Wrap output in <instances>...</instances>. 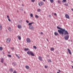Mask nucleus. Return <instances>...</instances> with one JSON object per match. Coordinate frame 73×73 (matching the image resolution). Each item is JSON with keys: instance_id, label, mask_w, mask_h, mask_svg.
Listing matches in <instances>:
<instances>
[{"instance_id": "obj_42", "label": "nucleus", "mask_w": 73, "mask_h": 73, "mask_svg": "<svg viewBox=\"0 0 73 73\" xmlns=\"http://www.w3.org/2000/svg\"><path fill=\"white\" fill-rule=\"evenodd\" d=\"M0 28L1 29H2V27H1V26H0Z\"/></svg>"}, {"instance_id": "obj_16", "label": "nucleus", "mask_w": 73, "mask_h": 73, "mask_svg": "<svg viewBox=\"0 0 73 73\" xmlns=\"http://www.w3.org/2000/svg\"><path fill=\"white\" fill-rule=\"evenodd\" d=\"M28 50H29V48H25L24 49V50H25V51Z\"/></svg>"}, {"instance_id": "obj_22", "label": "nucleus", "mask_w": 73, "mask_h": 73, "mask_svg": "<svg viewBox=\"0 0 73 73\" xmlns=\"http://www.w3.org/2000/svg\"><path fill=\"white\" fill-rule=\"evenodd\" d=\"M50 2L51 3H53L54 1L53 0H50Z\"/></svg>"}, {"instance_id": "obj_47", "label": "nucleus", "mask_w": 73, "mask_h": 73, "mask_svg": "<svg viewBox=\"0 0 73 73\" xmlns=\"http://www.w3.org/2000/svg\"><path fill=\"white\" fill-rule=\"evenodd\" d=\"M71 10H72V11H73V9H71Z\"/></svg>"}, {"instance_id": "obj_27", "label": "nucleus", "mask_w": 73, "mask_h": 73, "mask_svg": "<svg viewBox=\"0 0 73 73\" xmlns=\"http://www.w3.org/2000/svg\"><path fill=\"white\" fill-rule=\"evenodd\" d=\"M33 48H34L35 49H37V47H36V46H33Z\"/></svg>"}, {"instance_id": "obj_52", "label": "nucleus", "mask_w": 73, "mask_h": 73, "mask_svg": "<svg viewBox=\"0 0 73 73\" xmlns=\"http://www.w3.org/2000/svg\"><path fill=\"white\" fill-rule=\"evenodd\" d=\"M18 0L20 1V0Z\"/></svg>"}, {"instance_id": "obj_36", "label": "nucleus", "mask_w": 73, "mask_h": 73, "mask_svg": "<svg viewBox=\"0 0 73 73\" xmlns=\"http://www.w3.org/2000/svg\"><path fill=\"white\" fill-rule=\"evenodd\" d=\"M54 15L55 16H57V14H56V13H54Z\"/></svg>"}, {"instance_id": "obj_15", "label": "nucleus", "mask_w": 73, "mask_h": 73, "mask_svg": "<svg viewBox=\"0 0 73 73\" xmlns=\"http://www.w3.org/2000/svg\"><path fill=\"white\" fill-rule=\"evenodd\" d=\"M48 62H52V61H51V60H50V59H48Z\"/></svg>"}, {"instance_id": "obj_2", "label": "nucleus", "mask_w": 73, "mask_h": 73, "mask_svg": "<svg viewBox=\"0 0 73 73\" xmlns=\"http://www.w3.org/2000/svg\"><path fill=\"white\" fill-rule=\"evenodd\" d=\"M33 22H32L28 24L29 25V28L31 30H34V29H35V28H34V27H33V26L31 25L32 24H33Z\"/></svg>"}, {"instance_id": "obj_51", "label": "nucleus", "mask_w": 73, "mask_h": 73, "mask_svg": "<svg viewBox=\"0 0 73 73\" xmlns=\"http://www.w3.org/2000/svg\"><path fill=\"white\" fill-rule=\"evenodd\" d=\"M17 11L18 12V11Z\"/></svg>"}, {"instance_id": "obj_31", "label": "nucleus", "mask_w": 73, "mask_h": 73, "mask_svg": "<svg viewBox=\"0 0 73 73\" xmlns=\"http://www.w3.org/2000/svg\"><path fill=\"white\" fill-rule=\"evenodd\" d=\"M48 17H49L50 18H51L52 16H51V15H48Z\"/></svg>"}, {"instance_id": "obj_49", "label": "nucleus", "mask_w": 73, "mask_h": 73, "mask_svg": "<svg viewBox=\"0 0 73 73\" xmlns=\"http://www.w3.org/2000/svg\"><path fill=\"white\" fill-rule=\"evenodd\" d=\"M3 54H4V52H3Z\"/></svg>"}, {"instance_id": "obj_24", "label": "nucleus", "mask_w": 73, "mask_h": 73, "mask_svg": "<svg viewBox=\"0 0 73 73\" xmlns=\"http://www.w3.org/2000/svg\"><path fill=\"white\" fill-rule=\"evenodd\" d=\"M16 56H17V57H18V58H20V57H19V56H18V55H17V54H16Z\"/></svg>"}, {"instance_id": "obj_1", "label": "nucleus", "mask_w": 73, "mask_h": 73, "mask_svg": "<svg viewBox=\"0 0 73 73\" xmlns=\"http://www.w3.org/2000/svg\"><path fill=\"white\" fill-rule=\"evenodd\" d=\"M57 28L59 29H60V30H58V32L60 34H61L62 35H64H64H69V33L67 31L65 30V29H63L62 28H61L58 27H57Z\"/></svg>"}, {"instance_id": "obj_17", "label": "nucleus", "mask_w": 73, "mask_h": 73, "mask_svg": "<svg viewBox=\"0 0 73 73\" xmlns=\"http://www.w3.org/2000/svg\"><path fill=\"white\" fill-rule=\"evenodd\" d=\"M54 35L55 36H57L58 35V33L57 32H55Z\"/></svg>"}, {"instance_id": "obj_23", "label": "nucleus", "mask_w": 73, "mask_h": 73, "mask_svg": "<svg viewBox=\"0 0 73 73\" xmlns=\"http://www.w3.org/2000/svg\"><path fill=\"white\" fill-rule=\"evenodd\" d=\"M35 17H36L37 19H38V16L37 15H36Z\"/></svg>"}, {"instance_id": "obj_44", "label": "nucleus", "mask_w": 73, "mask_h": 73, "mask_svg": "<svg viewBox=\"0 0 73 73\" xmlns=\"http://www.w3.org/2000/svg\"><path fill=\"white\" fill-rule=\"evenodd\" d=\"M11 49L12 50H13L14 49V48H11Z\"/></svg>"}, {"instance_id": "obj_20", "label": "nucleus", "mask_w": 73, "mask_h": 73, "mask_svg": "<svg viewBox=\"0 0 73 73\" xmlns=\"http://www.w3.org/2000/svg\"><path fill=\"white\" fill-rule=\"evenodd\" d=\"M64 5H65L66 6V7H68V3H65L64 4Z\"/></svg>"}, {"instance_id": "obj_11", "label": "nucleus", "mask_w": 73, "mask_h": 73, "mask_svg": "<svg viewBox=\"0 0 73 73\" xmlns=\"http://www.w3.org/2000/svg\"><path fill=\"white\" fill-rule=\"evenodd\" d=\"M18 28L19 29H20L21 28V26L20 25H18Z\"/></svg>"}, {"instance_id": "obj_18", "label": "nucleus", "mask_w": 73, "mask_h": 73, "mask_svg": "<svg viewBox=\"0 0 73 73\" xmlns=\"http://www.w3.org/2000/svg\"><path fill=\"white\" fill-rule=\"evenodd\" d=\"M66 1V0H63L62 1V3H65Z\"/></svg>"}, {"instance_id": "obj_21", "label": "nucleus", "mask_w": 73, "mask_h": 73, "mask_svg": "<svg viewBox=\"0 0 73 73\" xmlns=\"http://www.w3.org/2000/svg\"><path fill=\"white\" fill-rule=\"evenodd\" d=\"M8 29L9 30V31H11V27H9Z\"/></svg>"}, {"instance_id": "obj_25", "label": "nucleus", "mask_w": 73, "mask_h": 73, "mask_svg": "<svg viewBox=\"0 0 73 73\" xmlns=\"http://www.w3.org/2000/svg\"><path fill=\"white\" fill-rule=\"evenodd\" d=\"M37 11H38V12H40V11H41V9H38V10H37Z\"/></svg>"}, {"instance_id": "obj_5", "label": "nucleus", "mask_w": 73, "mask_h": 73, "mask_svg": "<svg viewBox=\"0 0 73 73\" xmlns=\"http://www.w3.org/2000/svg\"><path fill=\"white\" fill-rule=\"evenodd\" d=\"M11 38H8L6 40V42L7 43L9 44L10 42L11 41Z\"/></svg>"}, {"instance_id": "obj_41", "label": "nucleus", "mask_w": 73, "mask_h": 73, "mask_svg": "<svg viewBox=\"0 0 73 73\" xmlns=\"http://www.w3.org/2000/svg\"><path fill=\"white\" fill-rule=\"evenodd\" d=\"M11 70L12 72H13V69H12L11 68Z\"/></svg>"}, {"instance_id": "obj_3", "label": "nucleus", "mask_w": 73, "mask_h": 73, "mask_svg": "<svg viewBox=\"0 0 73 73\" xmlns=\"http://www.w3.org/2000/svg\"><path fill=\"white\" fill-rule=\"evenodd\" d=\"M27 53L28 54H29V55H31L32 56H35L33 52L31 51H29L27 52Z\"/></svg>"}, {"instance_id": "obj_19", "label": "nucleus", "mask_w": 73, "mask_h": 73, "mask_svg": "<svg viewBox=\"0 0 73 73\" xmlns=\"http://www.w3.org/2000/svg\"><path fill=\"white\" fill-rule=\"evenodd\" d=\"M18 38L19 39V40H20L21 39V36H18Z\"/></svg>"}, {"instance_id": "obj_46", "label": "nucleus", "mask_w": 73, "mask_h": 73, "mask_svg": "<svg viewBox=\"0 0 73 73\" xmlns=\"http://www.w3.org/2000/svg\"><path fill=\"white\" fill-rule=\"evenodd\" d=\"M21 5L22 6H24V5H23V4H22Z\"/></svg>"}, {"instance_id": "obj_43", "label": "nucleus", "mask_w": 73, "mask_h": 73, "mask_svg": "<svg viewBox=\"0 0 73 73\" xmlns=\"http://www.w3.org/2000/svg\"><path fill=\"white\" fill-rule=\"evenodd\" d=\"M40 33L42 35H43V33H42V32H41Z\"/></svg>"}, {"instance_id": "obj_7", "label": "nucleus", "mask_w": 73, "mask_h": 73, "mask_svg": "<svg viewBox=\"0 0 73 73\" xmlns=\"http://www.w3.org/2000/svg\"><path fill=\"white\" fill-rule=\"evenodd\" d=\"M27 42H31V39L29 38H27Z\"/></svg>"}, {"instance_id": "obj_28", "label": "nucleus", "mask_w": 73, "mask_h": 73, "mask_svg": "<svg viewBox=\"0 0 73 73\" xmlns=\"http://www.w3.org/2000/svg\"><path fill=\"white\" fill-rule=\"evenodd\" d=\"M19 22L20 23H23V21L22 20H21L20 21H19Z\"/></svg>"}, {"instance_id": "obj_9", "label": "nucleus", "mask_w": 73, "mask_h": 73, "mask_svg": "<svg viewBox=\"0 0 73 73\" xmlns=\"http://www.w3.org/2000/svg\"><path fill=\"white\" fill-rule=\"evenodd\" d=\"M38 58L40 61H42V57L41 56H38Z\"/></svg>"}, {"instance_id": "obj_38", "label": "nucleus", "mask_w": 73, "mask_h": 73, "mask_svg": "<svg viewBox=\"0 0 73 73\" xmlns=\"http://www.w3.org/2000/svg\"><path fill=\"white\" fill-rule=\"evenodd\" d=\"M58 71L59 72H60V73H61V70H58Z\"/></svg>"}, {"instance_id": "obj_14", "label": "nucleus", "mask_w": 73, "mask_h": 73, "mask_svg": "<svg viewBox=\"0 0 73 73\" xmlns=\"http://www.w3.org/2000/svg\"><path fill=\"white\" fill-rule=\"evenodd\" d=\"M54 50V48H50V50L51 51H53V50Z\"/></svg>"}, {"instance_id": "obj_33", "label": "nucleus", "mask_w": 73, "mask_h": 73, "mask_svg": "<svg viewBox=\"0 0 73 73\" xmlns=\"http://www.w3.org/2000/svg\"><path fill=\"white\" fill-rule=\"evenodd\" d=\"M35 0H31V1L32 2H33V3L35 2Z\"/></svg>"}, {"instance_id": "obj_30", "label": "nucleus", "mask_w": 73, "mask_h": 73, "mask_svg": "<svg viewBox=\"0 0 73 73\" xmlns=\"http://www.w3.org/2000/svg\"><path fill=\"white\" fill-rule=\"evenodd\" d=\"M30 16L31 17H33V14H31Z\"/></svg>"}, {"instance_id": "obj_39", "label": "nucleus", "mask_w": 73, "mask_h": 73, "mask_svg": "<svg viewBox=\"0 0 73 73\" xmlns=\"http://www.w3.org/2000/svg\"><path fill=\"white\" fill-rule=\"evenodd\" d=\"M44 67L45 68H47V66H45Z\"/></svg>"}, {"instance_id": "obj_35", "label": "nucleus", "mask_w": 73, "mask_h": 73, "mask_svg": "<svg viewBox=\"0 0 73 73\" xmlns=\"http://www.w3.org/2000/svg\"><path fill=\"white\" fill-rule=\"evenodd\" d=\"M9 21H11V20L10 19H9V18L8 19Z\"/></svg>"}, {"instance_id": "obj_37", "label": "nucleus", "mask_w": 73, "mask_h": 73, "mask_svg": "<svg viewBox=\"0 0 73 73\" xmlns=\"http://www.w3.org/2000/svg\"><path fill=\"white\" fill-rule=\"evenodd\" d=\"M7 17L8 18V19H9V16L8 15H7Z\"/></svg>"}, {"instance_id": "obj_45", "label": "nucleus", "mask_w": 73, "mask_h": 73, "mask_svg": "<svg viewBox=\"0 0 73 73\" xmlns=\"http://www.w3.org/2000/svg\"><path fill=\"white\" fill-rule=\"evenodd\" d=\"M8 53H9V54H10V52H8Z\"/></svg>"}, {"instance_id": "obj_50", "label": "nucleus", "mask_w": 73, "mask_h": 73, "mask_svg": "<svg viewBox=\"0 0 73 73\" xmlns=\"http://www.w3.org/2000/svg\"><path fill=\"white\" fill-rule=\"evenodd\" d=\"M43 1H45V0H43Z\"/></svg>"}, {"instance_id": "obj_29", "label": "nucleus", "mask_w": 73, "mask_h": 73, "mask_svg": "<svg viewBox=\"0 0 73 73\" xmlns=\"http://www.w3.org/2000/svg\"><path fill=\"white\" fill-rule=\"evenodd\" d=\"M7 56L8 57H12V56L11 55H8Z\"/></svg>"}, {"instance_id": "obj_34", "label": "nucleus", "mask_w": 73, "mask_h": 73, "mask_svg": "<svg viewBox=\"0 0 73 73\" xmlns=\"http://www.w3.org/2000/svg\"><path fill=\"white\" fill-rule=\"evenodd\" d=\"M26 23H29V21L28 20H26Z\"/></svg>"}, {"instance_id": "obj_26", "label": "nucleus", "mask_w": 73, "mask_h": 73, "mask_svg": "<svg viewBox=\"0 0 73 73\" xmlns=\"http://www.w3.org/2000/svg\"><path fill=\"white\" fill-rule=\"evenodd\" d=\"M3 50V47H0V50Z\"/></svg>"}, {"instance_id": "obj_48", "label": "nucleus", "mask_w": 73, "mask_h": 73, "mask_svg": "<svg viewBox=\"0 0 73 73\" xmlns=\"http://www.w3.org/2000/svg\"><path fill=\"white\" fill-rule=\"evenodd\" d=\"M57 73H60V72H57Z\"/></svg>"}, {"instance_id": "obj_4", "label": "nucleus", "mask_w": 73, "mask_h": 73, "mask_svg": "<svg viewBox=\"0 0 73 73\" xmlns=\"http://www.w3.org/2000/svg\"><path fill=\"white\" fill-rule=\"evenodd\" d=\"M69 35H67V36H64V38L66 40H68L69 39Z\"/></svg>"}, {"instance_id": "obj_8", "label": "nucleus", "mask_w": 73, "mask_h": 73, "mask_svg": "<svg viewBox=\"0 0 73 73\" xmlns=\"http://www.w3.org/2000/svg\"><path fill=\"white\" fill-rule=\"evenodd\" d=\"M65 17L67 19H69V16L68 14H66L65 15Z\"/></svg>"}, {"instance_id": "obj_10", "label": "nucleus", "mask_w": 73, "mask_h": 73, "mask_svg": "<svg viewBox=\"0 0 73 73\" xmlns=\"http://www.w3.org/2000/svg\"><path fill=\"white\" fill-rule=\"evenodd\" d=\"M67 50L69 53V54H72V52H70V50L69 49H68Z\"/></svg>"}, {"instance_id": "obj_40", "label": "nucleus", "mask_w": 73, "mask_h": 73, "mask_svg": "<svg viewBox=\"0 0 73 73\" xmlns=\"http://www.w3.org/2000/svg\"><path fill=\"white\" fill-rule=\"evenodd\" d=\"M58 3H60V1H58Z\"/></svg>"}, {"instance_id": "obj_13", "label": "nucleus", "mask_w": 73, "mask_h": 73, "mask_svg": "<svg viewBox=\"0 0 73 73\" xmlns=\"http://www.w3.org/2000/svg\"><path fill=\"white\" fill-rule=\"evenodd\" d=\"M25 68L26 69H29V67L28 65L26 66Z\"/></svg>"}, {"instance_id": "obj_12", "label": "nucleus", "mask_w": 73, "mask_h": 73, "mask_svg": "<svg viewBox=\"0 0 73 73\" xmlns=\"http://www.w3.org/2000/svg\"><path fill=\"white\" fill-rule=\"evenodd\" d=\"M1 62H2V63H3V62H4V58H2L1 59Z\"/></svg>"}, {"instance_id": "obj_32", "label": "nucleus", "mask_w": 73, "mask_h": 73, "mask_svg": "<svg viewBox=\"0 0 73 73\" xmlns=\"http://www.w3.org/2000/svg\"><path fill=\"white\" fill-rule=\"evenodd\" d=\"M13 73H17V71H14V72H13Z\"/></svg>"}, {"instance_id": "obj_6", "label": "nucleus", "mask_w": 73, "mask_h": 73, "mask_svg": "<svg viewBox=\"0 0 73 73\" xmlns=\"http://www.w3.org/2000/svg\"><path fill=\"white\" fill-rule=\"evenodd\" d=\"M44 3L41 1H40V3H38V5L39 6H41L42 5H44Z\"/></svg>"}]
</instances>
